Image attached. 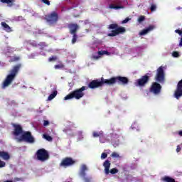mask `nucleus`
<instances>
[{
    "label": "nucleus",
    "mask_w": 182,
    "mask_h": 182,
    "mask_svg": "<svg viewBox=\"0 0 182 182\" xmlns=\"http://www.w3.org/2000/svg\"><path fill=\"white\" fill-rule=\"evenodd\" d=\"M39 46H45V43H40Z\"/></svg>",
    "instance_id": "c03bdc74"
},
{
    "label": "nucleus",
    "mask_w": 182,
    "mask_h": 182,
    "mask_svg": "<svg viewBox=\"0 0 182 182\" xmlns=\"http://www.w3.org/2000/svg\"><path fill=\"white\" fill-rule=\"evenodd\" d=\"M107 83H108V86H112L115 83L126 86V85H129V78H127V77L122 76L112 77L107 80Z\"/></svg>",
    "instance_id": "20e7f679"
},
{
    "label": "nucleus",
    "mask_w": 182,
    "mask_h": 182,
    "mask_svg": "<svg viewBox=\"0 0 182 182\" xmlns=\"http://www.w3.org/2000/svg\"><path fill=\"white\" fill-rule=\"evenodd\" d=\"M21 58L18 56H14L10 59L9 62H18V60H19Z\"/></svg>",
    "instance_id": "c85d7f7f"
},
{
    "label": "nucleus",
    "mask_w": 182,
    "mask_h": 182,
    "mask_svg": "<svg viewBox=\"0 0 182 182\" xmlns=\"http://www.w3.org/2000/svg\"><path fill=\"white\" fill-rule=\"evenodd\" d=\"M96 59H97V57H95Z\"/></svg>",
    "instance_id": "de8ad7c7"
},
{
    "label": "nucleus",
    "mask_w": 182,
    "mask_h": 182,
    "mask_svg": "<svg viewBox=\"0 0 182 182\" xmlns=\"http://www.w3.org/2000/svg\"><path fill=\"white\" fill-rule=\"evenodd\" d=\"M150 82V74L146 73L142 75L139 79L136 80L134 85L137 87H144Z\"/></svg>",
    "instance_id": "6e6552de"
},
{
    "label": "nucleus",
    "mask_w": 182,
    "mask_h": 182,
    "mask_svg": "<svg viewBox=\"0 0 182 182\" xmlns=\"http://www.w3.org/2000/svg\"><path fill=\"white\" fill-rule=\"evenodd\" d=\"M124 32H126V28L124 27H119L118 26L116 30H112L111 33H108V36H117L119 33H124Z\"/></svg>",
    "instance_id": "2eb2a0df"
},
{
    "label": "nucleus",
    "mask_w": 182,
    "mask_h": 182,
    "mask_svg": "<svg viewBox=\"0 0 182 182\" xmlns=\"http://www.w3.org/2000/svg\"><path fill=\"white\" fill-rule=\"evenodd\" d=\"M85 23H89V20H85Z\"/></svg>",
    "instance_id": "49530a36"
},
{
    "label": "nucleus",
    "mask_w": 182,
    "mask_h": 182,
    "mask_svg": "<svg viewBox=\"0 0 182 182\" xmlns=\"http://www.w3.org/2000/svg\"><path fill=\"white\" fill-rule=\"evenodd\" d=\"M2 4H6L9 6H13L15 3V0H0Z\"/></svg>",
    "instance_id": "4be33fe9"
},
{
    "label": "nucleus",
    "mask_w": 182,
    "mask_h": 182,
    "mask_svg": "<svg viewBox=\"0 0 182 182\" xmlns=\"http://www.w3.org/2000/svg\"><path fill=\"white\" fill-rule=\"evenodd\" d=\"M161 181L164 182H177L176 180L170 176H165L161 178Z\"/></svg>",
    "instance_id": "412c9836"
},
{
    "label": "nucleus",
    "mask_w": 182,
    "mask_h": 182,
    "mask_svg": "<svg viewBox=\"0 0 182 182\" xmlns=\"http://www.w3.org/2000/svg\"><path fill=\"white\" fill-rule=\"evenodd\" d=\"M44 19L50 26H55L59 21V14L56 11H52L51 13L46 14Z\"/></svg>",
    "instance_id": "39448f33"
},
{
    "label": "nucleus",
    "mask_w": 182,
    "mask_h": 182,
    "mask_svg": "<svg viewBox=\"0 0 182 182\" xmlns=\"http://www.w3.org/2000/svg\"><path fill=\"white\" fill-rule=\"evenodd\" d=\"M99 140L100 143H106V141H109V139H106V136H105L104 133L100 136Z\"/></svg>",
    "instance_id": "5701e85b"
},
{
    "label": "nucleus",
    "mask_w": 182,
    "mask_h": 182,
    "mask_svg": "<svg viewBox=\"0 0 182 182\" xmlns=\"http://www.w3.org/2000/svg\"><path fill=\"white\" fill-rule=\"evenodd\" d=\"M43 125L45 127H46V126H49V121H48V120H44Z\"/></svg>",
    "instance_id": "4c0bfd02"
},
{
    "label": "nucleus",
    "mask_w": 182,
    "mask_h": 182,
    "mask_svg": "<svg viewBox=\"0 0 182 182\" xmlns=\"http://www.w3.org/2000/svg\"><path fill=\"white\" fill-rule=\"evenodd\" d=\"M1 25L4 31H5L6 32H8V33L12 32V28L6 22H4V21L1 22Z\"/></svg>",
    "instance_id": "6ab92c4d"
},
{
    "label": "nucleus",
    "mask_w": 182,
    "mask_h": 182,
    "mask_svg": "<svg viewBox=\"0 0 182 182\" xmlns=\"http://www.w3.org/2000/svg\"><path fill=\"white\" fill-rule=\"evenodd\" d=\"M150 9H151V12H154V11L157 9V6H156V4H151Z\"/></svg>",
    "instance_id": "2f4dec72"
},
{
    "label": "nucleus",
    "mask_w": 182,
    "mask_h": 182,
    "mask_svg": "<svg viewBox=\"0 0 182 182\" xmlns=\"http://www.w3.org/2000/svg\"><path fill=\"white\" fill-rule=\"evenodd\" d=\"M109 9H115L117 11L119 9H124V6L119 5V2H115V4H111L109 6Z\"/></svg>",
    "instance_id": "a211bd4d"
},
{
    "label": "nucleus",
    "mask_w": 182,
    "mask_h": 182,
    "mask_svg": "<svg viewBox=\"0 0 182 182\" xmlns=\"http://www.w3.org/2000/svg\"><path fill=\"white\" fill-rule=\"evenodd\" d=\"M110 161L109 160H106L104 163H103V166L105 167V174H109V173L111 174H117V173H119V169L116 168H113L112 169H110Z\"/></svg>",
    "instance_id": "9b49d317"
},
{
    "label": "nucleus",
    "mask_w": 182,
    "mask_h": 182,
    "mask_svg": "<svg viewBox=\"0 0 182 182\" xmlns=\"http://www.w3.org/2000/svg\"><path fill=\"white\" fill-rule=\"evenodd\" d=\"M17 141L18 143H22V141L35 143V138H33L31 132H24L19 138H17Z\"/></svg>",
    "instance_id": "0eeeda50"
},
{
    "label": "nucleus",
    "mask_w": 182,
    "mask_h": 182,
    "mask_svg": "<svg viewBox=\"0 0 182 182\" xmlns=\"http://www.w3.org/2000/svg\"><path fill=\"white\" fill-rule=\"evenodd\" d=\"M72 35H73V38H72L71 42H72L73 45H75V43H76V41H77L78 36H77V33L72 34Z\"/></svg>",
    "instance_id": "393cba45"
},
{
    "label": "nucleus",
    "mask_w": 182,
    "mask_h": 182,
    "mask_svg": "<svg viewBox=\"0 0 182 182\" xmlns=\"http://www.w3.org/2000/svg\"><path fill=\"white\" fill-rule=\"evenodd\" d=\"M43 138L46 139V140L48 141H52L53 140V138L48 134H44Z\"/></svg>",
    "instance_id": "a878e982"
},
{
    "label": "nucleus",
    "mask_w": 182,
    "mask_h": 182,
    "mask_svg": "<svg viewBox=\"0 0 182 182\" xmlns=\"http://www.w3.org/2000/svg\"><path fill=\"white\" fill-rule=\"evenodd\" d=\"M155 26L153 25L149 26V27L143 29L141 31L139 32V35L140 36H144V35H147L149 32H151L154 29Z\"/></svg>",
    "instance_id": "f3484780"
},
{
    "label": "nucleus",
    "mask_w": 182,
    "mask_h": 182,
    "mask_svg": "<svg viewBox=\"0 0 182 182\" xmlns=\"http://www.w3.org/2000/svg\"><path fill=\"white\" fill-rule=\"evenodd\" d=\"M172 56H173V58H178V56H180V54H179L178 52H177V51H173V52L172 53Z\"/></svg>",
    "instance_id": "72a5a7b5"
},
{
    "label": "nucleus",
    "mask_w": 182,
    "mask_h": 182,
    "mask_svg": "<svg viewBox=\"0 0 182 182\" xmlns=\"http://www.w3.org/2000/svg\"><path fill=\"white\" fill-rule=\"evenodd\" d=\"M75 163H76V161H75L73 159L70 157H65L62 160L61 163L60 164V166L65 168L70 167V166H73Z\"/></svg>",
    "instance_id": "f8f14e48"
},
{
    "label": "nucleus",
    "mask_w": 182,
    "mask_h": 182,
    "mask_svg": "<svg viewBox=\"0 0 182 182\" xmlns=\"http://www.w3.org/2000/svg\"><path fill=\"white\" fill-rule=\"evenodd\" d=\"M16 181H23V178H15Z\"/></svg>",
    "instance_id": "a19ab883"
},
{
    "label": "nucleus",
    "mask_w": 182,
    "mask_h": 182,
    "mask_svg": "<svg viewBox=\"0 0 182 182\" xmlns=\"http://www.w3.org/2000/svg\"><path fill=\"white\" fill-rule=\"evenodd\" d=\"M58 95V90L56 88H54L53 92L48 96V100H53V99H55L56 96Z\"/></svg>",
    "instance_id": "aec40b11"
},
{
    "label": "nucleus",
    "mask_w": 182,
    "mask_h": 182,
    "mask_svg": "<svg viewBox=\"0 0 182 182\" xmlns=\"http://www.w3.org/2000/svg\"><path fill=\"white\" fill-rule=\"evenodd\" d=\"M165 77L164 67L160 66L156 70V74L154 77L156 82H152L149 88V92L154 95H160L161 92V85L160 83H164Z\"/></svg>",
    "instance_id": "f257e3e1"
},
{
    "label": "nucleus",
    "mask_w": 182,
    "mask_h": 182,
    "mask_svg": "<svg viewBox=\"0 0 182 182\" xmlns=\"http://www.w3.org/2000/svg\"><path fill=\"white\" fill-rule=\"evenodd\" d=\"M145 19H146V17L144 16H140L138 18V22H139V23H141V22H143Z\"/></svg>",
    "instance_id": "7c9ffc66"
},
{
    "label": "nucleus",
    "mask_w": 182,
    "mask_h": 182,
    "mask_svg": "<svg viewBox=\"0 0 182 182\" xmlns=\"http://www.w3.org/2000/svg\"><path fill=\"white\" fill-rule=\"evenodd\" d=\"M179 46H182V37H181L180 43H179Z\"/></svg>",
    "instance_id": "37998d69"
},
{
    "label": "nucleus",
    "mask_w": 182,
    "mask_h": 182,
    "mask_svg": "<svg viewBox=\"0 0 182 182\" xmlns=\"http://www.w3.org/2000/svg\"><path fill=\"white\" fill-rule=\"evenodd\" d=\"M130 21L129 17L126 18L124 20L122 21V23H127Z\"/></svg>",
    "instance_id": "58836bf2"
},
{
    "label": "nucleus",
    "mask_w": 182,
    "mask_h": 182,
    "mask_svg": "<svg viewBox=\"0 0 182 182\" xmlns=\"http://www.w3.org/2000/svg\"><path fill=\"white\" fill-rule=\"evenodd\" d=\"M182 96V79L178 82L176 90L174 92V97L178 100Z\"/></svg>",
    "instance_id": "4468645a"
},
{
    "label": "nucleus",
    "mask_w": 182,
    "mask_h": 182,
    "mask_svg": "<svg viewBox=\"0 0 182 182\" xmlns=\"http://www.w3.org/2000/svg\"><path fill=\"white\" fill-rule=\"evenodd\" d=\"M181 151V148L180 147V145H178L176 148L177 153H180Z\"/></svg>",
    "instance_id": "ea45409f"
},
{
    "label": "nucleus",
    "mask_w": 182,
    "mask_h": 182,
    "mask_svg": "<svg viewBox=\"0 0 182 182\" xmlns=\"http://www.w3.org/2000/svg\"><path fill=\"white\" fill-rule=\"evenodd\" d=\"M41 2H43L46 5H48V6L49 5H50V1L49 0H41Z\"/></svg>",
    "instance_id": "c9c22d12"
},
{
    "label": "nucleus",
    "mask_w": 182,
    "mask_h": 182,
    "mask_svg": "<svg viewBox=\"0 0 182 182\" xmlns=\"http://www.w3.org/2000/svg\"><path fill=\"white\" fill-rule=\"evenodd\" d=\"M107 80L109 79H104L103 77L101 78V80L99 79L94 80L89 82L88 87L90 89H97V87H102L105 85H109V82H107Z\"/></svg>",
    "instance_id": "423d86ee"
},
{
    "label": "nucleus",
    "mask_w": 182,
    "mask_h": 182,
    "mask_svg": "<svg viewBox=\"0 0 182 182\" xmlns=\"http://www.w3.org/2000/svg\"><path fill=\"white\" fill-rule=\"evenodd\" d=\"M87 90V87L86 86H82L81 88L76 89L66 95L64 97V100H70V99H76V100H79L85 96V93L83 92Z\"/></svg>",
    "instance_id": "7ed1b4c3"
},
{
    "label": "nucleus",
    "mask_w": 182,
    "mask_h": 182,
    "mask_svg": "<svg viewBox=\"0 0 182 182\" xmlns=\"http://www.w3.org/2000/svg\"><path fill=\"white\" fill-rule=\"evenodd\" d=\"M102 133H103V131H100V132H92V136H93V137H100V136H102Z\"/></svg>",
    "instance_id": "b1692460"
},
{
    "label": "nucleus",
    "mask_w": 182,
    "mask_h": 182,
    "mask_svg": "<svg viewBox=\"0 0 182 182\" xmlns=\"http://www.w3.org/2000/svg\"><path fill=\"white\" fill-rule=\"evenodd\" d=\"M36 159L38 161H46L49 160V152L45 149H40L36 153Z\"/></svg>",
    "instance_id": "1a4fd4ad"
},
{
    "label": "nucleus",
    "mask_w": 182,
    "mask_h": 182,
    "mask_svg": "<svg viewBox=\"0 0 182 182\" xmlns=\"http://www.w3.org/2000/svg\"><path fill=\"white\" fill-rule=\"evenodd\" d=\"M0 159H2V161L0 159V168H4L6 167V163L5 161H9L11 160V155L8 151H0Z\"/></svg>",
    "instance_id": "9d476101"
},
{
    "label": "nucleus",
    "mask_w": 182,
    "mask_h": 182,
    "mask_svg": "<svg viewBox=\"0 0 182 182\" xmlns=\"http://www.w3.org/2000/svg\"><path fill=\"white\" fill-rule=\"evenodd\" d=\"M107 50L98 51V55H107Z\"/></svg>",
    "instance_id": "e433bc0d"
},
{
    "label": "nucleus",
    "mask_w": 182,
    "mask_h": 182,
    "mask_svg": "<svg viewBox=\"0 0 182 182\" xmlns=\"http://www.w3.org/2000/svg\"><path fill=\"white\" fill-rule=\"evenodd\" d=\"M68 28L69 29L70 35H72L77 33V31H79L80 27L79 25H77V23H71L68 25Z\"/></svg>",
    "instance_id": "dca6fc26"
},
{
    "label": "nucleus",
    "mask_w": 182,
    "mask_h": 182,
    "mask_svg": "<svg viewBox=\"0 0 182 182\" xmlns=\"http://www.w3.org/2000/svg\"><path fill=\"white\" fill-rule=\"evenodd\" d=\"M65 68V65L64 64H59V65H55L54 66V69H63Z\"/></svg>",
    "instance_id": "c756f323"
},
{
    "label": "nucleus",
    "mask_w": 182,
    "mask_h": 182,
    "mask_svg": "<svg viewBox=\"0 0 182 182\" xmlns=\"http://www.w3.org/2000/svg\"><path fill=\"white\" fill-rule=\"evenodd\" d=\"M178 134H179V136H182V131H180V132H178Z\"/></svg>",
    "instance_id": "a18cd8bd"
},
{
    "label": "nucleus",
    "mask_w": 182,
    "mask_h": 182,
    "mask_svg": "<svg viewBox=\"0 0 182 182\" xmlns=\"http://www.w3.org/2000/svg\"><path fill=\"white\" fill-rule=\"evenodd\" d=\"M175 32H176V33H178V35H181L182 34V31L181 30L177 29V30L175 31Z\"/></svg>",
    "instance_id": "79ce46f5"
},
{
    "label": "nucleus",
    "mask_w": 182,
    "mask_h": 182,
    "mask_svg": "<svg viewBox=\"0 0 182 182\" xmlns=\"http://www.w3.org/2000/svg\"><path fill=\"white\" fill-rule=\"evenodd\" d=\"M111 156L115 159H119V157H120L119 154H117V152H112Z\"/></svg>",
    "instance_id": "473e14b6"
},
{
    "label": "nucleus",
    "mask_w": 182,
    "mask_h": 182,
    "mask_svg": "<svg viewBox=\"0 0 182 182\" xmlns=\"http://www.w3.org/2000/svg\"><path fill=\"white\" fill-rule=\"evenodd\" d=\"M12 126L14 128L13 131L14 136H21V134H23V129L22 128V126L16 124H12Z\"/></svg>",
    "instance_id": "ddd939ff"
},
{
    "label": "nucleus",
    "mask_w": 182,
    "mask_h": 182,
    "mask_svg": "<svg viewBox=\"0 0 182 182\" xmlns=\"http://www.w3.org/2000/svg\"><path fill=\"white\" fill-rule=\"evenodd\" d=\"M21 68H22V64L21 63L13 67V68L10 70V73L6 77L4 81L3 82L1 89H6V87H8V86H9L11 83L15 80V78L19 73Z\"/></svg>",
    "instance_id": "f03ea898"
},
{
    "label": "nucleus",
    "mask_w": 182,
    "mask_h": 182,
    "mask_svg": "<svg viewBox=\"0 0 182 182\" xmlns=\"http://www.w3.org/2000/svg\"><path fill=\"white\" fill-rule=\"evenodd\" d=\"M119 26V25L114 23V24H110L109 26V29H115V31L117 29V27Z\"/></svg>",
    "instance_id": "cd10ccee"
},
{
    "label": "nucleus",
    "mask_w": 182,
    "mask_h": 182,
    "mask_svg": "<svg viewBox=\"0 0 182 182\" xmlns=\"http://www.w3.org/2000/svg\"><path fill=\"white\" fill-rule=\"evenodd\" d=\"M55 60H58V56L52 55L48 58V62H55Z\"/></svg>",
    "instance_id": "bb28decb"
},
{
    "label": "nucleus",
    "mask_w": 182,
    "mask_h": 182,
    "mask_svg": "<svg viewBox=\"0 0 182 182\" xmlns=\"http://www.w3.org/2000/svg\"><path fill=\"white\" fill-rule=\"evenodd\" d=\"M107 154L103 152V153L101 154V159H102V160H105V159H107Z\"/></svg>",
    "instance_id": "f704fd0d"
}]
</instances>
